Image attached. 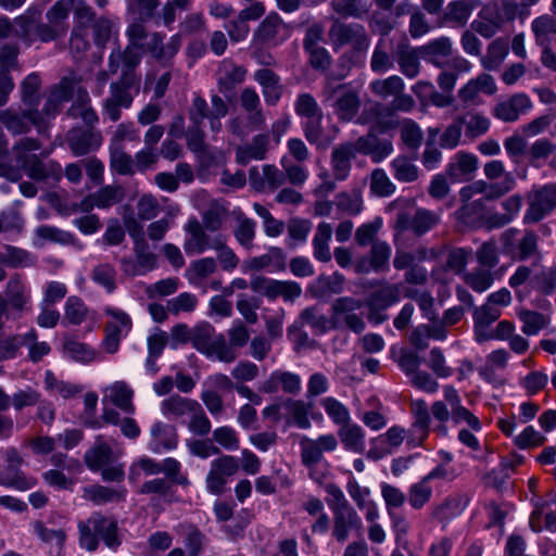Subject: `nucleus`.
Returning a JSON list of instances; mask_svg holds the SVG:
<instances>
[{
	"label": "nucleus",
	"instance_id": "f257e3e1",
	"mask_svg": "<svg viewBox=\"0 0 556 556\" xmlns=\"http://www.w3.org/2000/svg\"><path fill=\"white\" fill-rule=\"evenodd\" d=\"M80 546L93 552L99 545L101 538L110 548H117L121 545L117 521L114 518L105 517L100 513L92 514L87 520L78 522Z\"/></svg>",
	"mask_w": 556,
	"mask_h": 556
},
{
	"label": "nucleus",
	"instance_id": "f03ea898",
	"mask_svg": "<svg viewBox=\"0 0 556 556\" xmlns=\"http://www.w3.org/2000/svg\"><path fill=\"white\" fill-rule=\"evenodd\" d=\"M323 97L324 102L333 108V113L341 122H351L359 111L358 91L350 84L328 81L323 89Z\"/></svg>",
	"mask_w": 556,
	"mask_h": 556
},
{
	"label": "nucleus",
	"instance_id": "7ed1b4c3",
	"mask_svg": "<svg viewBox=\"0 0 556 556\" xmlns=\"http://www.w3.org/2000/svg\"><path fill=\"white\" fill-rule=\"evenodd\" d=\"M502 253L513 261H527L539 254V236L533 230H505L500 237Z\"/></svg>",
	"mask_w": 556,
	"mask_h": 556
},
{
	"label": "nucleus",
	"instance_id": "20e7f679",
	"mask_svg": "<svg viewBox=\"0 0 556 556\" xmlns=\"http://www.w3.org/2000/svg\"><path fill=\"white\" fill-rule=\"evenodd\" d=\"M140 83L134 81L127 76L119 78L110 85V96L103 101L102 113L111 122H117L122 117V110L129 109L135 96L139 93Z\"/></svg>",
	"mask_w": 556,
	"mask_h": 556
},
{
	"label": "nucleus",
	"instance_id": "39448f33",
	"mask_svg": "<svg viewBox=\"0 0 556 556\" xmlns=\"http://www.w3.org/2000/svg\"><path fill=\"white\" fill-rule=\"evenodd\" d=\"M369 89L378 98L388 99L392 97L393 99L389 105L392 112L408 113L416 106L414 98L404 92V80L397 75L375 79L369 84Z\"/></svg>",
	"mask_w": 556,
	"mask_h": 556
},
{
	"label": "nucleus",
	"instance_id": "423d86ee",
	"mask_svg": "<svg viewBox=\"0 0 556 556\" xmlns=\"http://www.w3.org/2000/svg\"><path fill=\"white\" fill-rule=\"evenodd\" d=\"M364 303L355 298L342 296L336 299L331 304L332 328H346L355 333H362L366 324L362 313H357Z\"/></svg>",
	"mask_w": 556,
	"mask_h": 556
},
{
	"label": "nucleus",
	"instance_id": "0eeeda50",
	"mask_svg": "<svg viewBox=\"0 0 556 556\" xmlns=\"http://www.w3.org/2000/svg\"><path fill=\"white\" fill-rule=\"evenodd\" d=\"M212 108L201 96H194L188 110V116L192 124H201L205 118L210 122V128L217 134L222 130V118L228 114L229 108L226 101L218 94L211 97Z\"/></svg>",
	"mask_w": 556,
	"mask_h": 556
},
{
	"label": "nucleus",
	"instance_id": "6e6552de",
	"mask_svg": "<svg viewBox=\"0 0 556 556\" xmlns=\"http://www.w3.org/2000/svg\"><path fill=\"white\" fill-rule=\"evenodd\" d=\"M333 48L350 46L354 51L364 52L369 47V37L365 27L358 23H343L336 20L328 33Z\"/></svg>",
	"mask_w": 556,
	"mask_h": 556
},
{
	"label": "nucleus",
	"instance_id": "1a4fd4ad",
	"mask_svg": "<svg viewBox=\"0 0 556 556\" xmlns=\"http://www.w3.org/2000/svg\"><path fill=\"white\" fill-rule=\"evenodd\" d=\"M250 288L269 300L281 298L285 302H293L302 294V288L296 281L277 280L263 275L253 276Z\"/></svg>",
	"mask_w": 556,
	"mask_h": 556
},
{
	"label": "nucleus",
	"instance_id": "9d476101",
	"mask_svg": "<svg viewBox=\"0 0 556 556\" xmlns=\"http://www.w3.org/2000/svg\"><path fill=\"white\" fill-rule=\"evenodd\" d=\"M1 295L2 302L13 315L21 316L31 309V291L22 274L10 276Z\"/></svg>",
	"mask_w": 556,
	"mask_h": 556
},
{
	"label": "nucleus",
	"instance_id": "9b49d317",
	"mask_svg": "<svg viewBox=\"0 0 556 556\" xmlns=\"http://www.w3.org/2000/svg\"><path fill=\"white\" fill-rule=\"evenodd\" d=\"M441 222V213L418 207L413 215L400 212L395 218L394 229L399 232L410 230L415 236L421 237L435 228Z\"/></svg>",
	"mask_w": 556,
	"mask_h": 556
},
{
	"label": "nucleus",
	"instance_id": "f8f14e48",
	"mask_svg": "<svg viewBox=\"0 0 556 556\" xmlns=\"http://www.w3.org/2000/svg\"><path fill=\"white\" fill-rule=\"evenodd\" d=\"M104 314L110 319L105 324L102 346L108 353L114 354L119 348L122 338L130 331L132 321L126 312L115 307L106 306Z\"/></svg>",
	"mask_w": 556,
	"mask_h": 556
},
{
	"label": "nucleus",
	"instance_id": "ddd939ff",
	"mask_svg": "<svg viewBox=\"0 0 556 556\" xmlns=\"http://www.w3.org/2000/svg\"><path fill=\"white\" fill-rule=\"evenodd\" d=\"M413 422L406 430V446L415 448L425 445L430 433L431 417L429 408L424 400H415L410 403Z\"/></svg>",
	"mask_w": 556,
	"mask_h": 556
},
{
	"label": "nucleus",
	"instance_id": "4468645a",
	"mask_svg": "<svg viewBox=\"0 0 556 556\" xmlns=\"http://www.w3.org/2000/svg\"><path fill=\"white\" fill-rule=\"evenodd\" d=\"M18 54L17 45L5 43L0 47V108L8 103L14 90L15 84L11 72L20 70Z\"/></svg>",
	"mask_w": 556,
	"mask_h": 556
},
{
	"label": "nucleus",
	"instance_id": "2eb2a0df",
	"mask_svg": "<svg viewBox=\"0 0 556 556\" xmlns=\"http://www.w3.org/2000/svg\"><path fill=\"white\" fill-rule=\"evenodd\" d=\"M337 447L338 440L332 433L323 434L316 439L303 437L300 441L301 463L307 469H312L323 460L325 452H333Z\"/></svg>",
	"mask_w": 556,
	"mask_h": 556
},
{
	"label": "nucleus",
	"instance_id": "dca6fc26",
	"mask_svg": "<svg viewBox=\"0 0 556 556\" xmlns=\"http://www.w3.org/2000/svg\"><path fill=\"white\" fill-rule=\"evenodd\" d=\"M239 470L237 459L231 455H223L211 463L208 473L205 479L206 489L214 495H220L225 492L228 478L236 475Z\"/></svg>",
	"mask_w": 556,
	"mask_h": 556
},
{
	"label": "nucleus",
	"instance_id": "f3484780",
	"mask_svg": "<svg viewBox=\"0 0 556 556\" xmlns=\"http://www.w3.org/2000/svg\"><path fill=\"white\" fill-rule=\"evenodd\" d=\"M289 37L287 24L277 13L268 14L253 34V42L262 47H276Z\"/></svg>",
	"mask_w": 556,
	"mask_h": 556
},
{
	"label": "nucleus",
	"instance_id": "a211bd4d",
	"mask_svg": "<svg viewBox=\"0 0 556 556\" xmlns=\"http://www.w3.org/2000/svg\"><path fill=\"white\" fill-rule=\"evenodd\" d=\"M0 124L13 135H22L30 131L31 126L41 128V116L37 108L23 111L7 109L0 111Z\"/></svg>",
	"mask_w": 556,
	"mask_h": 556
},
{
	"label": "nucleus",
	"instance_id": "6ab92c4d",
	"mask_svg": "<svg viewBox=\"0 0 556 556\" xmlns=\"http://www.w3.org/2000/svg\"><path fill=\"white\" fill-rule=\"evenodd\" d=\"M142 52L127 47L124 50L115 49L109 58V72L114 75L121 70V77H129L136 83L141 81V76L137 74V67L141 63Z\"/></svg>",
	"mask_w": 556,
	"mask_h": 556
},
{
	"label": "nucleus",
	"instance_id": "aec40b11",
	"mask_svg": "<svg viewBox=\"0 0 556 556\" xmlns=\"http://www.w3.org/2000/svg\"><path fill=\"white\" fill-rule=\"evenodd\" d=\"M531 194L529 207L523 217L526 224L538 223L556 208V184H547Z\"/></svg>",
	"mask_w": 556,
	"mask_h": 556
},
{
	"label": "nucleus",
	"instance_id": "412c9836",
	"mask_svg": "<svg viewBox=\"0 0 556 556\" xmlns=\"http://www.w3.org/2000/svg\"><path fill=\"white\" fill-rule=\"evenodd\" d=\"M166 35L160 31H152L146 41L142 52L149 53L156 61L164 64L169 63L180 50L182 45L181 36L176 34L167 42H164Z\"/></svg>",
	"mask_w": 556,
	"mask_h": 556
},
{
	"label": "nucleus",
	"instance_id": "4be33fe9",
	"mask_svg": "<svg viewBox=\"0 0 556 556\" xmlns=\"http://www.w3.org/2000/svg\"><path fill=\"white\" fill-rule=\"evenodd\" d=\"M185 231L184 250L188 255L202 254L213 249L214 237L207 233L208 230L195 217L187 222Z\"/></svg>",
	"mask_w": 556,
	"mask_h": 556
},
{
	"label": "nucleus",
	"instance_id": "5701e85b",
	"mask_svg": "<svg viewBox=\"0 0 556 556\" xmlns=\"http://www.w3.org/2000/svg\"><path fill=\"white\" fill-rule=\"evenodd\" d=\"M420 49L413 47L407 38L399 41L393 49V59L397 63L400 72L407 78L413 79L420 73Z\"/></svg>",
	"mask_w": 556,
	"mask_h": 556
},
{
	"label": "nucleus",
	"instance_id": "b1692460",
	"mask_svg": "<svg viewBox=\"0 0 556 556\" xmlns=\"http://www.w3.org/2000/svg\"><path fill=\"white\" fill-rule=\"evenodd\" d=\"M362 527V518L354 507L332 511L331 536L336 542L345 543L351 532L359 531Z\"/></svg>",
	"mask_w": 556,
	"mask_h": 556
},
{
	"label": "nucleus",
	"instance_id": "393cba45",
	"mask_svg": "<svg viewBox=\"0 0 556 556\" xmlns=\"http://www.w3.org/2000/svg\"><path fill=\"white\" fill-rule=\"evenodd\" d=\"M467 504L468 497L465 494H450L441 503L430 507L429 520L446 526L453 518L462 514Z\"/></svg>",
	"mask_w": 556,
	"mask_h": 556
},
{
	"label": "nucleus",
	"instance_id": "a878e982",
	"mask_svg": "<svg viewBox=\"0 0 556 556\" xmlns=\"http://www.w3.org/2000/svg\"><path fill=\"white\" fill-rule=\"evenodd\" d=\"M302 389V379L298 374L287 370H275L262 383L260 390L267 394L283 393L296 395Z\"/></svg>",
	"mask_w": 556,
	"mask_h": 556
},
{
	"label": "nucleus",
	"instance_id": "bb28decb",
	"mask_svg": "<svg viewBox=\"0 0 556 556\" xmlns=\"http://www.w3.org/2000/svg\"><path fill=\"white\" fill-rule=\"evenodd\" d=\"M406 429L401 426H392L384 433L372 440L376 444L368 452V457L372 459L382 458L386 455L396 451L404 441L406 442Z\"/></svg>",
	"mask_w": 556,
	"mask_h": 556
},
{
	"label": "nucleus",
	"instance_id": "cd10ccee",
	"mask_svg": "<svg viewBox=\"0 0 556 556\" xmlns=\"http://www.w3.org/2000/svg\"><path fill=\"white\" fill-rule=\"evenodd\" d=\"M247 74V67L235 63L231 59H224L216 72L219 91L226 93L233 90L244 83Z\"/></svg>",
	"mask_w": 556,
	"mask_h": 556
},
{
	"label": "nucleus",
	"instance_id": "c85d7f7f",
	"mask_svg": "<svg viewBox=\"0 0 556 556\" xmlns=\"http://www.w3.org/2000/svg\"><path fill=\"white\" fill-rule=\"evenodd\" d=\"M286 267V254L281 248L271 247L267 253L247 258L242 263V271L256 273L263 269L282 270Z\"/></svg>",
	"mask_w": 556,
	"mask_h": 556
},
{
	"label": "nucleus",
	"instance_id": "c756f323",
	"mask_svg": "<svg viewBox=\"0 0 556 556\" xmlns=\"http://www.w3.org/2000/svg\"><path fill=\"white\" fill-rule=\"evenodd\" d=\"M531 105V100L527 94L517 93L498 102L493 109V115L503 122L511 123L517 121L520 114L530 110Z\"/></svg>",
	"mask_w": 556,
	"mask_h": 556
},
{
	"label": "nucleus",
	"instance_id": "7c9ffc66",
	"mask_svg": "<svg viewBox=\"0 0 556 556\" xmlns=\"http://www.w3.org/2000/svg\"><path fill=\"white\" fill-rule=\"evenodd\" d=\"M67 143L75 155L81 156L98 149L102 143V136L91 129L73 128L67 132Z\"/></svg>",
	"mask_w": 556,
	"mask_h": 556
},
{
	"label": "nucleus",
	"instance_id": "2f4dec72",
	"mask_svg": "<svg viewBox=\"0 0 556 556\" xmlns=\"http://www.w3.org/2000/svg\"><path fill=\"white\" fill-rule=\"evenodd\" d=\"M356 155L352 150V141L342 142L337 144L330 155V166L334 180H345L352 169V160Z\"/></svg>",
	"mask_w": 556,
	"mask_h": 556
},
{
	"label": "nucleus",
	"instance_id": "473e14b6",
	"mask_svg": "<svg viewBox=\"0 0 556 556\" xmlns=\"http://www.w3.org/2000/svg\"><path fill=\"white\" fill-rule=\"evenodd\" d=\"M240 105L248 113V124L251 129H262L266 117L262 110L261 98L252 87H245L239 96Z\"/></svg>",
	"mask_w": 556,
	"mask_h": 556
},
{
	"label": "nucleus",
	"instance_id": "72a5a7b5",
	"mask_svg": "<svg viewBox=\"0 0 556 556\" xmlns=\"http://www.w3.org/2000/svg\"><path fill=\"white\" fill-rule=\"evenodd\" d=\"M134 252L136 255L137 264L130 260H122V267L125 273L131 275H142L152 270L156 265V256L150 251L147 241H139L134 244Z\"/></svg>",
	"mask_w": 556,
	"mask_h": 556
},
{
	"label": "nucleus",
	"instance_id": "f704fd0d",
	"mask_svg": "<svg viewBox=\"0 0 556 556\" xmlns=\"http://www.w3.org/2000/svg\"><path fill=\"white\" fill-rule=\"evenodd\" d=\"M470 186L476 195L481 194V199L492 201L510 192L516 186V179L513 174H508L500 181L476 180Z\"/></svg>",
	"mask_w": 556,
	"mask_h": 556
},
{
	"label": "nucleus",
	"instance_id": "c9c22d12",
	"mask_svg": "<svg viewBox=\"0 0 556 556\" xmlns=\"http://www.w3.org/2000/svg\"><path fill=\"white\" fill-rule=\"evenodd\" d=\"M38 480L34 476L25 473L21 467L4 465L0 467V485L26 492L34 489Z\"/></svg>",
	"mask_w": 556,
	"mask_h": 556
},
{
	"label": "nucleus",
	"instance_id": "e433bc0d",
	"mask_svg": "<svg viewBox=\"0 0 556 556\" xmlns=\"http://www.w3.org/2000/svg\"><path fill=\"white\" fill-rule=\"evenodd\" d=\"M72 118H80L87 126L93 127L99 121L98 114L91 106V99L86 88H77V97L66 112Z\"/></svg>",
	"mask_w": 556,
	"mask_h": 556
},
{
	"label": "nucleus",
	"instance_id": "4c0bfd02",
	"mask_svg": "<svg viewBox=\"0 0 556 556\" xmlns=\"http://www.w3.org/2000/svg\"><path fill=\"white\" fill-rule=\"evenodd\" d=\"M268 146L269 136L267 134L254 136L249 143L237 147V163L245 165L252 160H264L268 151Z\"/></svg>",
	"mask_w": 556,
	"mask_h": 556
},
{
	"label": "nucleus",
	"instance_id": "58836bf2",
	"mask_svg": "<svg viewBox=\"0 0 556 556\" xmlns=\"http://www.w3.org/2000/svg\"><path fill=\"white\" fill-rule=\"evenodd\" d=\"M127 490L124 486L110 488L101 484H92L84 488V498L96 505L119 503L125 501Z\"/></svg>",
	"mask_w": 556,
	"mask_h": 556
},
{
	"label": "nucleus",
	"instance_id": "ea45409f",
	"mask_svg": "<svg viewBox=\"0 0 556 556\" xmlns=\"http://www.w3.org/2000/svg\"><path fill=\"white\" fill-rule=\"evenodd\" d=\"M39 20H41V12L35 8H29L23 14L16 16L14 18L15 37L26 46H31L35 42V29Z\"/></svg>",
	"mask_w": 556,
	"mask_h": 556
},
{
	"label": "nucleus",
	"instance_id": "a19ab883",
	"mask_svg": "<svg viewBox=\"0 0 556 556\" xmlns=\"http://www.w3.org/2000/svg\"><path fill=\"white\" fill-rule=\"evenodd\" d=\"M401 299V285L383 283L366 301L368 309H387Z\"/></svg>",
	"mask_w": 556,
	"mask_h": 556
},
{
	"label": "nucleus",
	"instance_id": "79ce46f5",
	"mask_svg": "<svg viewBox=\"0 0 556 556\" xmlns=\"http://www.w3.org/2000/svg\"><path fill=\"white\" fill-rule=\"evenodd\" d=\"M421 56L429 63L442 67L443 59L450 56L453 52V43L448 37L442 36L430 40L428 43L419 47Z\"/></svg>",
	"mask_w": 556,
	"mask_h": 556
},
{
	"label": "nucleus",
	"instance_id": "37998d69",
	"mask_svg": "<svg viewBox=\"0 0 556 556\" xmlns=\"http://www.w3.org/2000/svg\"><path fill=\"white\" fill-rule=\"evenodd\" d=\"M199 402L179 394H172L161 402V412L167 418H181L189 416Z\"/></svg>",
	"mask_w": 556,
	"mask_h": 556
},
{
	"label": "nucleus",
	"instance_id": "c03bdc74",
	"mask_svg": "<svg viewBox=\"0 0 556 556\" xmlns=\"http://www.w3.org/2000/svg\"><path fill=\"white\" fill-rule=\"evenodd\" d=\"M43 384L51 395L60 396L64 400L76 397L84 391L81 384L63 380L50 370H47L45 374Z\"/></svg>",
	"mask_w": 556,
	"mask_h": 556
},
{
	"label": "nucleus",
	"instance_id": "a18cd8bd",
	"mask_svg": "<svg viewBox=\"0 0 556 556\" xmlns=\"http://www.w3.org/2000/svg\"><path fill=\"white\" fill-rule=\"evenodd\" d=\"M132 397L134 391L125 381H116L105 389L104 400L128 414L135 412Z\"/></svg>",
	"mask_w": 556,
	"mask_h": 556
},
{
	"label": "nucleus",
	"instance_id": "49530a36",
	"mask_svg": "<svg viewBox=\"0 0 556 556\" xmlns=\"http://www.w3.org/2000/svg\"><path fill=\"white\" fill-rule=\"evenodd\" d=\"M62 352L67 358L81 364L92 363L99 357V352L94 348L74 338H66L63 341Z\"/></svg>",
	"mask_w": 556,
	"mask_h": 556
},
{
	"label": "nucleus",
	"instance_id": "de8ad7c7",
	"mask_svg": "<svg viewBox=\"0 0 556 556\" xmlns=\"http://www.w3.org/2000/svg\"><path fill=\"white\" fill-rule=\"evenodd\" d=\"M232 214L237 220V226L233 229L236 241L245 250L253 249L256 236V223L245 216L241 210L233 211Z\"/></svg>",
	"mask_w": 556,
	"mask_h": 556
},
{
	"label": "nucleus",
	"instance_id": "09e8293b",
	"mask_svg": "<svg viewBox=\"0 0 556 556\" xmlns=\"http://www.w3.org/2000/svg\"><path fill=\"white\" fill-rule=\"evenodd\" d=\"M250 180L258 191L268 187L270 190H276L285 184V173L275 165L263 166V177H260L257 168L250 169Z\"/></svg>",
	"mask_w": 556,
	"mask_h": 556
},
{
	"label": "nucleus",
	"instance_id": "8fccbe9b",
	"mask_svg": "<svg viewBox=\"0 0 556 556\" xmlns=\"http://www.w3.org/2000/svg\"><path fill=\"white\" fill-rule=\"evenodd\" d=\"M338 437L346 451L362 454L365 451V431L354 422H346L339 427Z\"/></svg>",
	"mask_w": 556,
	"mask_h": 556
},
{
	"label": "nucleus",
	"instance_id": "3c124183",
	"mask_svg": "<svg viewBox=\"0 0 556 556\" xmlns=\"http://www.w3.org/2000/svg\"><path fill=\"white\" fill-rule=\"evenodd\" d=\"M217 271V262L212 256L194 260L186 269V278L195 286L201 287L208 277Z\"/></svg>",
	"mask_w": 556,
	"mask_h": 556
},
{
	"label": "nucleus",
	"instance_id": "603ef678",
	"mask_svg": "<svg viewBox=\"0 0 556 556\" xmlns=\"http://www.w3.org/2000/svg\"><path fill=\"white\" fill-rule=\"evenodd\" d=\"M35 245L42 247L47 242L62 245H74L77 242L76 237L68 231L62 230L50 225H40L35 229Z\"/></svg>",
	"mask_w": 556,
	"mask_h": 556
},
{
	"label": "nucleus",
	"instance_id": "864d4df0",
	"mask_svg": "<svg viewBox=\"0 0 556 556\" xmlns=\"http://www.w3.org/2000/svg\"><path fill=\"white\" fill-rule=\"evenodd\" d=\"M212 250L217 253L215 258L217 267L220 266L224 271L231 273L239 266L240 258L233 249L227 244V237L225 235L219 233L214 237Z\"/></svg>",
	"mask_w": 556,
	"mask_h": 556
},
{
	"label": "nucleus",
	"instance_id": "5fc2aeb1",
	"mask_svg": "<svg viewBox=\"0 0 556 556\" xmlns=\"http://www.w3.org/2000/svg\"><path fill=\"white\" fill-rule=\"evenodd\" d=\"M457 116L462 125L465 126V136L469 139L479 138L490 129V119L478 111H468Z\"/></svg>",
	"mask_w": 556,
	"mask_h": 556
},
{
	"label": "nucleus",
	"instance_id": "6e6d98bb",
	"mask_svg": "<svg viewBox=\"0 0 556 556\" xmlns=\"http://www.w3.org/2000/svg\"><path fill=\"white\" fill-rule=\"evenodd\" d=\"M508 41L505 38H496L489 43L484 55L481 54V65L488 71H496L508 54Z\"/></svg>",
	"mask_w": 556,
	"mask_h": 556
},
{
	"label": "nucleus",
	"instance_id": "4d7b16f0",
	"mask_svg": "<svg viewBox=\"0 0 556 556\" xmlns=\"http://www.w3.org/2000/svg\"><path fill=\"white\" fill-rule=\"evenodd\" d=\"M332 236V227L328 223H320L313 238V255L323 263L331 260L329 242Z\"/></svg>",
	"mask_w": 556,
	"mask_h": 556
},
{
	"label": "nucleus",
	"instance_id": "13d9d810",
	"mask_svg": "<svg viewBox=\"0 0 556 556\" xmlns=\"http://www.w3.org/2000/svg\"><path fill=\"white\" fill-rule=\"evenodd\" d=\"M531 30L538 46H551L552 37L556 36V18L548 14L541 15L532 21Z\"/></svg>",
	"mask_w": 556,
	"mask_h": 556
},
{
	"label": "nucleus",
	"instance_id": "bf43d9fd",
	"mask_svg": "<svg viewBox=\"0 0 556 556\" xmlns=\"http://www.w3.org/2000/svg\"><path fill=\"white\" fill-rule=\"evenodd\" d=\"M478 168V157L469 152H457L447 166L446 173L452 178L471 176Z\"/></svg>",
	"mask_w": 556,
	"mask_h": 556
},
{
	"label": "nucleus",
	"instance_id": "052dcab7",
	"mask_svg": "<svg viewBox=\"0 0 556 556\" xmlns=\"http://www.w3.org/2000/svg\"><path fill=\"white\" fill-rule=\"evenodd\" d=\"M81 76L71 73L62 77L58 84L53 85L49 90V94L64 104L70 101L74 94L75 98L77 97V88L81 87Z\"/></svg>",
	"mask_w": 556,
	"mask_h": 556
},
{
	"label": "nucleus",
	"instance_id": "680f3d73",
	"mask_svg": "<svg viewBox=\"0 0 556 556\" xmlns=\"http://www.w3.org/2000/svg\"><path fill=\"white\" fill-rule=\"evenodd\" d=\"M393 177L400 182H414L419 177V168L414 160L406 155H397L390 163Z\"/></svg>",
	"mask_w": 556,
	"mask_h": 556
},
{
	"label": "nucleus",
	"instance_id": "e2e57ef3",
	"mask_svg": "<svg viewBox=\"0 0 556 556\" xmlns=\"http://www.w3.org/2000/svg\"><path fill=\"white\" fill-rule=\"evenodd\" d=\"M90 309L79 296H68L64 305V323L79 326L89 318Z\"/></svg>",
	"mask_w": 556,
	"mask_h": 556
},
{
	"label": "nucleus",
	"instance_id": "0e129e2a",
	"mask_svg": "<svg viewBox=\"0 0 556 556\" xmlns=\"http://www.w3.org/2000/svg\"><path fill=\"white\" fill-rule=\"evenodd\" d=\"M113 451L108 443L98 439L96 445L85 454V463L92 471H98L112 459Z\"/></svg>",
	"mask_w": 556,
	"mask_h": 556
},
{
	"label": "nucleus",
	"instance_id": "69168bd1",
	"mask_svg": "<svg viewBox=\"0 0 556 556\" xmlns=\"http://www.w3.org/2000/svg\"><path fill=\"white\" fill-rule=\"evenodd\" d=\"M432 495L431 484L421 478L408 488L407 500L413 509L420 510L431 501Z\"/></svg>",
	"mask_w": 556,
	"mask_h": 556
},
{
	"label": "nucleus",
	"instance_id": "338daca9",
	"mask_svg": "<svg viewBox=\"0 0 556 556\" xmlns=\"http://www.w3.org/2000/svg\"><path fill=\"white\" fill-rule=\"evenodd\" d=\"M518 317L522 323L521 331L526 336H535L549 324V317L530 309H520Z\"/></svg>",
	"mask_w": 556,
	"mask_h": 556
},
{
	"label": "nucleus",
	"instance_id": "774afa93",
	"mask_svg": "<svg viewBox=\"0 0 556 556\" xmlns=\"http://www.w3.org/2000/svg\"><path fill=\"white\" fill-rule=\"evenodd\" d=\"M303 324L308 325L317 334H323L332 328V315L328 318L320 313L318 307L312 306L303 309L300 314Z\"/></svg>",
	"mask_w": 556,
	"mask_h": 556
}]
</instances>
